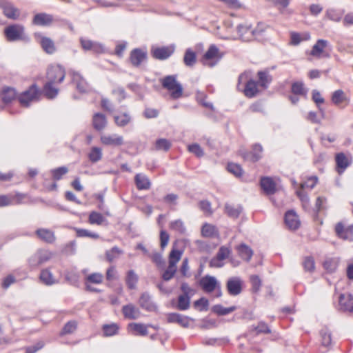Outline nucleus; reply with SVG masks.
I'll return each instance as SVG.
<instances>
[{
  "mask_svg": "<svg viewBox=\"0 0 353 353\" xmlns=\"http://www.w3.org/2000/svg\"><path fill=\"white\" fill-rule=\"evenodd\" d=\"M70 74L72 77V82L76 85V88L80 92L84 93L88 91L89 85L81 74L74 71H71Z\"/></svg>",
  "mask_w": 353,
  "mask_h": 353,
  "instance_id": "14",
  "label": "nucleus"
},
{
  "mask_svg": "<svg viewBox=\"0 0 353 353\" xmlns=\"http://www.w3.org/2000/svg\"><path fill=\"white\" fill-rule=\"evenodd\" d=\"M174 51V47L164 46L152 48L151 53L154 58L159 60H164L170 57L173 54Z\"/></svg>",
  "mask_w": 353,
  "mask_h": 353,
  "instance_id": "13",
  "label": "nucleus"
},
{
  "mask_svg": "<svg viewBox=\"0 0 353 353\" xmlns=\"http://www.w3.org/2000/svg\"><path fill=\"white\" fill-rule=\"evenodd\" d=\"M147 58V54L145 51L137 48L133 50L130 56V60L131 63L135 66L137 67L140 65V64L146 59Z\"/></svg>",
  "mask_w": 353,
  "mask_h": 353,
  "instance_id": "22",
  "label": "nucleus"
},
{
  "mask_svg": "<svg viewBox=\"0 0 353 353\" xmlns=\"http://www.w3.org/2000/svg\"><path fill=\"white\" fill-rule=\"evenodd\" d=\"M170 228L171 230H173L181 234L184 233L185 231V228L184 226L183 222L180 219L172 221L170 223Z\"/></svg>",
  "mask_w": 353,
  "mask_h": 353,
  "instance_id": "59",
  "label": "nucleus"
},
{
  "mask_svg": "<svg viewBox=\"0 0 353 353\" xmlns=\"http://www.w3.org/2000/svg\"><path fill=\"white\" fill-rule=\"evenodd\" d=\"M39 279L43 283L48 285H52L55 283L52 274L48 269L43 270L41 272Z\"/></svg>",
  "mask_w": 353,
  "mask_h": 353,
  "instance_id": "48",
  "label": "nucleus"
},
{
  "mask_svg": "<svg viewBox=\"0 0 353 353\" xmlns=\"http://www.w3.org/2000/svg\"><path fill=\"white\" fill-rule=\"evenodd\" d=\"M168 323H176L183 327H188L190 325L189 318L178 313H170L168 314Z\"/></svg>",
  "mask_w": 353,
  "mask_h": 353,
  "instance_id": "24",
  "label": "nucleus"
},
{
  "mask_svg": "<svg viewBox=\"0 0 353 353\" xmlns=\"http://www.w3.org/2000/svg\"><path fill=\"white\" fill-rule=\"evenodd\" d=\"M102 329L104 336H112L117 334L119 330V326L117 323H112L111 324L103 325Z\"/></svg>",
  "mask_w": 353,
  "mask_h": 353,
  "instance_id": "43",
  "label": "nucleus"
},
{
  "mask_svg": "<svg viewBox=\"0 0 353 353\" xmlns=\"http://www.w3.org/2000/svg\"><path fill=\"white\" fill-rule=\"evenodd\" d=\"M310 39V34L307 32L302 33L292 32L290 33V44L292 46H298L301 42L308 41Z\"/></svg>",
  "mask_w": 353,
  "mask_h": 353,
  "instance_id": "32",
  "label": "nucleus"
},
{
  "mask_svg": "<svg viewBox=\"0 0 353 353\" xmlns=\"http://www.w3.org/2000/svg\"><path fill=\"white\" fill-rule=\"evenodd\" d=\"M114 120L117 126L124 127L132 121V117L129 113L124 112L121 114L114 116Z\"/></svg>",
  "mask_w": 353,
  "mask_h": 353,
  "instance_id": "37",
  "label": "nucleus"
},
{
  "mask_svg": "<svg viewBox=\"0 0 353 353\" xmlns=\"http://www.w3.org/2000/svg\"><path fill=\"white\" fill-rule=\"evenodd\" d=\"M77 323L74 321H68L63 327L61 335L71 334L77 329Z\"/></svg>",
  "mask_w": 353,
  "mask_h": 353,
  "instance_id": "61",
  "label": "nucleus"
},
{
  "mask_svg": "<svg viewBox=\"0 0 353 353\" xmlns=\"http://www.w3.org/2000/svg\"><path fill=\"white\" fill-rule=\"evenodd\" d=\"M244 84L243 92L245 97L253 98L260 92V86L257 81L253 79H249V74L247 72L241 74L238 79V89L240 90V85Z\"/></svg>",
  "mask_w": 353,
  "mask_h": 353,
  "instance_id": "1",
  "label": "nucleus"
},
{
  "mask_svg": "<svg viewBox=\"0 0 353 353\" xmlns=\"http://www.w3.org/2000/svg\"><path fill=\"white\" fill-rule=\"evenodd\" d=\"M345 100V93L342 90H337L333 92L332 101L334 104L339 105Z\"/></svg>",
  "mask_w": 353,
  "mask_h": 353,
  "instance_id": "55",
  "label": "nucleus"
},
{
  "mask_svg": "<svg viewBox=\"0 0 353 353\" xmlns=\"http://www.w3.org/2000/svg\"><path fill=\"white\" fill-rule=\"evenodd\" d=\"M241 212L242 208L240 205L235 207L234 205L228 203L225 205V212L231 218H238Z\"/></svg>",
  "mask_w": 353,
  "mask_h": 353,
  "instance_id": "40",
  "label": "nucleus"
},
{
  "mask_svg": "<svg viewBox=\"0 0 353 353\" xmlns=\"http://www.w3.org/2000/svg\"><path fill=\"white\" fill-rule=\"evenodd\" d=\"M103 281V275L101 273H92L87 276L85 279L86 283L101 284Z\"/></svg>",
  "mask_w": 353,
  "mask_h": 353,
  "instance_id": "50",
  "label": "nucleus"
},
{
  "mask_svg": "<svg viewBox=\"0 0 353 353\" xmlns=\"http://www.w3.org/2000/svg\"><path fill=\"white\" fill-rule=\"evenodd\" d=\"M285 223L290 230H296L300 225V221L294 210H289L285 214Z\"/></svg>",
  "mask_w": 353,
  "mask_h": 353,
  "instance_id": "18",
  "label": "nucleus"
},
{
  "mask_svg": "<svg viewBox=\"0 0 353 353\" xmlns=\"http://www.w3.org/2000/svg\"><path fill=\"white\" fill-rule=\"evenodd\" d=\"M36 234L41 240L48 243H53L56 239L54 232L48 229H38Z\"/></svg>",
  "mask_w": 353,
  "mask_h": 353,
  "instance_id": "28",
  "label": "nucleus"
},
{
  "mask_svg": "<svg viewBox=\"0 0 353 353\" xmlns=\"http://www.w3.org/2000/svg\"><path fill=\"white\" fill-rule=\"evenodd\" d=\"M105 221L104 217L98 212H92L89 216V222L91 224L101 225Z\"/></svg>",
  "mask_w": 353,
  "mask_h": 353,
  "instance_id": "58",
  "label": "nucleus"
},
{
  "mask_svg": "<svg viewBox=\"0 0 353 353\" xmlns=\"http://www.w3.org/2000/svg\"><path fill=\"white\" fill-rule=\"evenodd\" d=\"M122 312L124 317L128 319H137L141 316L139 309L131 303L123 305Z\"/></svg>",
  "mask_w": 353,
  "mask_h": 353,
  "instance_id": "20",
  "label": "nucleus"
},
{
  "mask_svg": "<svg viewBox=\"0 0 353 353\" xmlns=\"http://www.w3.org/2000/svg\"><path fill=\"white\" fill-rule=\"evenodd\" d=\"M68 169L65 166L59 167L50 170L52 179L54 181L60 180L64 174L68 173Z\"/></svg>",
  "mask_w": 353,
  "mask_h": 353,
  "instance_id": "52",
  "label": "nucleus"
},
{
  "mask_svg": "<svg viewBox=\"0 0 353 353\" xmlns=\"http://www.w3.org/2000/svg\"><path fill=\"white\" fill-rule=\"evenodd\" d=\"M239 37L243 41H252V28L251 26L240 24L236 27Z\"/></svg>",
  "mask_w": 353,
  "mask_h": 353,
  "instance_id": "30",
  "label": "nucleus"
},
{
  "mask_svg": "<svg viewBox=\"0 0 353 353\" xmlns=\"http://www.w3.org/2000/svg\"><path fill=\"white\" fill-rule=\"evenodd\" d=\"M139 304L141 308L148 312H153L157 309L156 305L151 301V297L148 292L141 294L139 299Z\"/></svg>",
  "mask_w": 353,
  "mask_h": 353,
  "instance_id": "23",
  "label": "nucleus"
},
{
  "mask_svg": "<svg viewBox=\"0 0 353 353\" xmlns=\"http://www.w3.org/2000/svg\"><path fill=\"white\" fill-rule=\"evenodd\" d=\"M223 54L220 52L216 46L212 44L203 54L201 61L204 65L214 67L223 57Z\"/></svg>",
  "mask_w": 353,
  "mask_h": 353,
  "instance_id": "5",
  "label": "nucleus"
},
{
  "mask_svg": "<svg viewBox=\"0 0 353 353\" xmlns=\"http://www.w3.org/2000/svg\"><path fill=\"white\" fill-rule=\"evenodd\" d=\"M270 1L277 8L281 14H284L285 9L289 6L291 0H270Z\"/></svg>",
  "mask_w": 353,
  "mask_h": 353,
  "instance_id": "56",
  "label": "nucleus"
},
{
  "mask_svg": "<svg viewBox=\"0 0 353 353\" xmlns=\"http://www.w3.org/2000/svg\"><path fill=\"white\" fill-rule=\"evenodd\" d=\"M122 253V251L117 246L113 247L111 250H107L105 252L106 259L109 262L113 261L115 259L118 258L119 255Z\"/></svg>",
  "mask_w": 353,
  "mask_h": 353,
  "instance_id": "57",
  "label": "nucleus"
},
{
  "mask_svg": "<svg viewBox=\"0 0 353 353\" xmlns=\"http://www.w3.org/2000/svg\"><path fill=\"white\" fill-rule=\"evenodd\" d=\"M163 88L170 92V96L173 99H179L182 96L183 88L180 83L176 81V76L168 75L161 79Z\"/></svg>",
  "mask_w": 353,
  "mask_h": 353,
  "instance_id": "4",
  "label": "nucleus"
},
{
  "mask_svg": "<svg viewBox=\"0 0 353 353\" xmlns=\"http://www.w3.org/2000/svg\"><path fill=\"white\" fill-rule=\"evenodd\" d=\"M101 141L106 145L120 146L123 143V138L116 134H105L101 137Z\"/></svg>",
  "mask_w": 353,
  "mask_h": 353,
  "instance_id": "16",
  "label": "nucleus"
},
{
  "mask_svg": "<svg viewBox=\"0 0 353 353\" xmlns=\"http://www.w3.org/2000/svg\"><path fill=\"white\" fill-rule=\"evenodd\" d=\"M339 261L336 258H329L323 262V267L327 272L332 273L336 271Z\"/></svg>",
  "mask_w": 353,
  "mask_h": 353,
  "instance_id": "47",
  "label": "nucleus"
},
{
  "mask_svg": "<svg viewBox=\"0 0 353 353\" xmlns=\"http://www.w3.org/2000/svg\"><path fill=\"white\" fill-rule=\"evenodd\" d=\"M291 92L295 95L306 97L307 89L305 87L303 82L295 81L292 84Z\"/></svg>",
  "mask_w": 353,
  "mask_h": 353,
  "instance_id": "36",
  "label": "nucleus"
},
{
  "mask_svg": "<svg viewBox=\"0 0 353 353\" xmlns=\"http://www.w3.org/2000/svg\"><path fill=\"white\" fill-rule=\"evenodd\" d=\"M54 83L47 81L43 86V93L48 99H54L57 97L59 90L53 86Z\"/></svg>",
  "mask_w": 353,
  "mask_h": 353,
  "instance_id": "39",
  "label": "nucleus"
},
{
  "mask_svg": "<svg viewBox=\"0 0 353 353\" xmlns=\"http://www.w3.org/2000/svg\"><path fill=\"white\" fill-rule=\"evenodd\" d=\"M263 148L260 144H254L250 152H245L243 157L245 160L256 162L261 158Z\"/></svg>",
  "mask_w": 353,
  "mask_h": 353,
  "instance_id": "21",
  "label": "nucleus"
},
{
  "mask_svg": "<svg viewBox=\"0 0 353 353\" xmlns=\"http://www.w3.org/2000/svg\"><path fill=\"white\" fill-rule=\"evenodd\" d=\"M336 164V171L339 174L344 172L352 162V158L350 154H345L343 152L336 154L335 157Z\"/></svg>",
  "mask_w": 353,
  "mask_h": 353,
  "instance_id": "10",
  "label": "nucleus"
},
{
  "mask_svg": "<svg viewBox=\"0 0 353 353\" xmlns=\"http://www.w3.org/2000/svg\"><path fill=\"white\" fill-rule=\"evenodd\" d=\"M171 147V143L166 139H159L155 142V149L157 150L168 151Z\"/></svg>",
  "mask_w": 353,
  "mask_h": 353,
  "instance_id": "54",
  "label": "nucleus"
},
{
  "mask_svg": "<svg viewBox=\"0 0 353 353\" xmlns=\"http://www.w3.org/2000/svg\"><path fill=\"white\" fill-rule=\"evenodd\" d=\"M220 283L217 279L210 275H206L202 277L199 281V285L201 289L206 293H211L214 291Z\"/></svg>",
  "mask_w": 353,
  "mask_h": 353,
  "instance_id": "11",
  "label": "nucleus"
},
{
  "mask_svg": "<svg viewBox=\"0 0 353 353\" xmlns=\"http://www.w3.org/2000/svg\"><path fill=\"white\" fill-rule=\"evenodd\" d=\"M183 251L172 248L169 254V265L162 274L164 281H168L172 279L176 272V264L180 261Z\"/></svg>",
  "mask_w": 353,
  "mask_h": 353,
  "instance_id": "2",
  "label": "nucleus"
},
{
  "mask_svg": "<svg viewBox=\"0 0 353 353\" xmlns=\"http://www.w3.org/2000/svg\"><path fill=\"white\" fill-rule=\"evenodd\" d=\"M261 186L267 194H273L276 191V184L270 177H263L261 179Z\"/></svg>",
  "mask_w": 353,
  "mask_h": 353,
  "instance_id": "26",
  "label": "nucleus"
},
{
  "mask_svg": "<svg viewBox=\"0 0 353 353\" xmlns=\"http://www.w3.org/2000/svg\"><path fill=\"white\" fill-rule=\"evenodd\" d=\"M269 26L263 23H259L256 28H252V40L260 39L263 35Z\"/></svg>",
  "mask_w": 353,
  "mask_h": 353,
  "instance_id": "38",
  "label": "nucleus"
},
{
  "mask_svg": "<svg viewBox=\"0 0 353 353\" xmlns=\"http://www.w3.org/2000/svg\"><path fill=\"white\" fill-rule=\"evenodd\" d=\"M3 11L5 16L8 19H17L20 16L19 10L10 3L3 4Z\"/></svg>",
  "mask_w": 353,
  "mask_h": 353,
  "instance_id": "27",
  "label": "nucleus"
},
{
  "mask_svg": "<svg viewBox=\"0 0 353 353\" xmlns=\"http://www.w3.org/2000/svg\"><path fill=\"white\" fill-rule=\"evenodd\" d=\"M65 76L64 68L59 65H56L48 68L46 77L48 82L60 83L64 80Z\"/></svg>",
  "mask_w": 353,
  "mask_h": 353,
  "instance_id": "9",
  "label": "nucleus"
},
{
  "mask_svg": "<svg viewBox=\"0 0 353 353\" xmlns=\"http://www.w3.org/2000/svg\"><path fill=\"white\" fill-rule=\"evenodd\" d=\"M227 168L230 172L232 173L236 176H241L242 175V168L236 163H229Z\"/></svg>",
  "mask_w": 353,
  "mask_h": 353,
  "instance_id": "62",
  "label": "nucleus"
},
{
  "mask_svg": "<svg viewBox=\"0 0 353 353\" xmlns=\"http://www.w3.org/2000/svg\"><path fill=\"white\" fill-rule=\"evenodd\" d=\"M244 282L239 276L230 277L225 283L228 293L232 296L239 295L243 288Z\"/></svg>",
  "mask_w": 353,
  "mask_h": 353,
  "instance_id": "8",
  "label": "nucleus"
},
{
  "mask_svg": "<svg viewBox=\"0 0 353 353\" xmlns=\"http://www.w3.org/2000/svg\"><path fill=\"white\" fill-rule=\"evenodd\" d=\"M250 281L253 292H258L261 286V280L260 278L257 275H251L250 276Z\"/></svg>",
  "mask_w": 353,
  "mask_h": 353,
  "instance_id": "63",
  "label": "nucleus"
},
{
  "mask_svg": "<svg viewBox=\"0 0 353 353\" xmlns=\"http://www.w3.org/2000/svg\"><path fill=\"white\" fill-rule=\"evenodd\" d=\"M4 35L6 40L9 42L26 41L28 39L25 32L24 26L18 23L8 26L4 29Z\"/></svg>",
  "mask_w": 353,
  "mask_h": 353,
  "instance_id": "3",
  "label": "nucleus"
},
{
  "mask_svg": "<svg viewBox=\"0 0 353 353\" xmlns=\"http://www.w3.org/2000/svg\"><path fill=\"white\" fill-rule=\"evenodd\" d=\"M1 99L5 103H10L17 97L16 90L10 87L3 88L1 93Z\"/></svg>",
  "mask_w": 353,
  "mask_h": 353,
  "instance_id": "34",
  "label": "nucleus"
},
{
  "mask_svg": "<svg viewBox=\"0 0 353 353\" xmlns=\"http://www.w3.org/2000/svg\"><path fill=\"white\" fill-rule=\"evenodd\" d=\"M236 250L239 255L242 259L246 261H250L253 255V251L249 246H248L245 243H241V245L236 247Z\"/></svg>",
  "mask_w": 353,
  "mask_h": 353,
  "instance_id": "33",
  "label": "nucleus"
},
{
  "mask_svg": "<svg viewBox=\"0 0 353 353\" xmlns=\"http://www.w3.org/2000/svg\"><path fill=\"white\" fill-rule=\"evenodd\" d=\"M328 42L324 39H318L312 47L310 54L315 57H320L321 54L323 52L324 48L327 46Z\"/></svg>",
  "mask_w": 353,
  "mask_h": 353,
  "instance_id": "35",
  "label": "nucleus"
},
{
  "mask_svg": "<svg viewBox=\"0 0 353 353\" xmlns=\"http://www.w3.org/2000/svg\"><path fill=\"white\" fill-rule=\"evenodd\" d=\"M343 12L335 9H327L325 12L326 17L331 21L339 22L343 16Z\"/></svg>",
  "mask_w": 353,
  "mask_h": 353,
  "instance_id": "51",
  "label": "nucleus"
},
{
  "mask_svg": "<svg viewBox=\"0 0 353 353\" xmlns=\"http://www.w3.org/2000/svg\"><path fill=\"white\" fill-rule=\"evenodd\" d=\"M236 309L235 306L224 307L221 305H215L212 307V312L218 315L223 316L234 312Z\"/></svg>",
  "mask_w": 353,
  "mask_h": 353,
  "instance_id": "49",
  "label": "nucleus"
},
{
  "mask_svg": "<svg viewBox=\"0 0 353 353\" xmlns=\"http://www.w3.org/2000/svg\"><path fill=\"white\" fill-rule=\"evenodd\" d=\"M134 181L137 189L139 190H149L150 188L151 182L148 177L145 174H136L134 177Z\"/></svg>",
  "mask_w": 353,
  "mask_h": 353,
  "instance_id": "25",
  "label": "nucleus"
},
{
  "mask_svg": "<svg viewBox=\"0 0 353 353\" xmlns=\"http://www.w3.org/2000/svg\"><path fill=\"white\" fill-rule=\"evenodd\" d=\"M339 310L352 312L353 310V296L351 294H340L339 297Z\"/></svg>",
  "mask_w": 353,
  "mask_h": 353,
  "instance_id": "17",
  "label": "nucleus"
},
{
  "mask_svg": "<svg viewBox=\"0 0 353 353\" xmlns=\"http://www.w3.org/2000/svg\"><path fill=\"white\" fill-rule=\"evenodd\" d=\"M196 61V54L190 48L186 50L184 57L183 62L186 66L192 67Z\"/></svg>",
  "mask_w": 353,
  "mask_h": 353,
  "instance_id": "44",
  "label": "nucleus"
},
{
  "mask_svg": "<svg viewBox=\"0 0 353 353\" xmlns=\"http://www.w3.org/2000/svg\"><path fill=\"white\" fill-rule=\"evenodd\" d=\"M128 327L131 330L136 332L135 335L146 336L148 334V328L144 324L131 323Z\"/></svg>",
  "mask_w": 353,
  "mask_h": 353,
  "instance_id": "42",
  "label": "nucleus"
},
{
  "mask_svg": "<svg viewBox=\"0 0 353 353\" xmlns=\"http://www.w3.org/2000/svg\"><path fill=\"white\" fill-rule=\"evenodd\" d=\"M53 21V16L47 13L41 12L35 14L32 19V23L36 26H47Z\"/></svg>",
  "mask_w": 353,
  "mask_h": 353,
  "instance_id": "19",
  "label": "nucleus"
},
{
  "mask_svg": "<svg viewBox=\"0 0 353 353\" xmlns=\"http://www.w3.org/2000/svg\"><path fill=\"white\" fill-rule=\"evenodd\" d=\"M190 296L181 294L178 297L176 308L179 310H186L190 307Z\"/></svg>",
  "mask_w": 353,
  "mask_h": 353,
  "instance_id": "45",
  "label": "nucleus"
},
{
  "mask_svg": "<svg viewBox=\"0 0 353 353\" xmlns=\"http://www.w3.org/2000/svg\"><path fill=\"white\" fill-rule=\"evenodd\" d=\"M335 231L339 237L350 241H353V225L345 228L341 223H338Z\"/></svg>",
  "mask_w": 353,
  "mask_h": 353,
  "instance_id": "15",
  "label": "nucleus"
},
{
  "mask_svg": "<svg viewBox=\"0 0 353 353\" xmlns=\"http://www.w3.org/2000/svg\"><path fill=\"white\" fill-rule=\"evenodd\" d=\"M296 194L302 203L303 208L305 210H307L310 206V199L308 195L302 190L297 191Z\"/></svg>",
  "mask_w": 353,
  "mask_h": 353,
  "instance_id": "60",
  "label": "nucleus"
},
{
  "mask_svg": "<svg viewBox=\"0 0 353 353\" xmlns=\"http://www.w3.org/2000/svg\"><path fill=\"white\" fill-rule=\"evenodd\" d=\"M321 337V343L324 346H328L331 344L332 338L331 333L327 327H323L320 332Z\"/></svg>",
  "mask_w": 353,
  "mask_h": 353,
  "instance_id": "53",
  "label": "nucleus"
},
{
  "mask_svg": "<svg viewBox=\"0 0 353 353\" xmlns=\"http://www.w3.org/2000/svg\"><path fill=\"white\" fill-rule=\"evenodd\" d=\"M34 37L39 39V42L46 53L52 54L56 52L55 44L50 38L42 35L41 33H35Z\"/></svg>",
  "mask_w": 353,
  "mask_h": 353,
  "instance_id": "12",
  "label": "nucleus"
},
{
  "mask_svg": "<svg viewBox=\"0 0 353 353\" xmlns=\"http://www.w3.org/2000/svg\"><path fill=\"white\" fill-rule=\"evenodd\" d=\"M102 150L99 147H92L88 154L89 160L95 163L102 159Z\"/></svg>",
  "mask_w": 353,
  "mask_h": 353,
  "instance_id": "46",
  "label": "nucleus"
},
{
  "mask_svg": "<svg viewBox=\"0 0 353 353\" xmlns=\"http://www.w3.org/2000/svg\"><path fill=\"white\" fill-rule=\"evenodd\" d=\"M138 276L136 274L134 270H129L127 272L125 282L126 285L130 290H134L137 287L138 282Z\"/></svg>",
  "mask_w": 353,
  "mask_h": 353,
  "instance_id": "41",
  "label": "nucleus"
},
{
  "mask_svg": "<svg viewBox=\"0 0 353 353\" xmlns=\"http://www.w3.org/2000/svg\"><path fill=\"white\" fill-rule=\"evenodd\" d=\"M39 96V90L35 84H33L19 95L18 100L22 106L28 107L31 103L38 101Z\"/></svg>",
  "mask_w": 353,
  "mask_h": 353,
  "instance_id": "6",
  "label": "nucleus"
},
{
  "mask_svg": "<svg viewBox=\"0 0 353 353\" xmlns=\"http://www.w3.org/2000/svg\"><path fill=\"white\" fill-rule=\"evenodd\" d=\"M231 253V250L225 246H221L216 255L219 259L222 261L228 259Z\"/></svg>",
  "mask_w": 353,
  "mask_h": 353,
  "instance_id": "64",
  "label": "nucleus"
},
{
  "mask_svg": "<svg viewBox=\"0 0 353 353\" xmlns=\"http://www.w3.org/2000/svg\"><path fill=\"white\" fill-rule=\"evenodd\" d=\"M257 76L259 78L258 85L263 90L267 89L272 80V76L268 71H259Z\"/></svg>",
  "mask_w": 353,
  "mask_h": 353,
  "instance_id": "31",
  "label": "nucleus"
},
{
  "mask_svg": "<svg viewBox=\"0 0 353 353\" xmlns=\"http://www.w3.org/2000/svg\"><path fill=\"white\" fill-rule=\"evenodd\" d=\"M92 124L95 130L98 131L103 130L107 125L105 116L102 113H95L92 117Z\"/></svg>",
  "mask_w": 353,
  "mask_h": 353,
  "instance_id": "29",
  "label": "nucleus"
},
{
  "mask_svg": "<svg viewBox=\"0 0 353 353\" xmlns=\"http://www.w3.org/2000/svg\"><path fill=\"white\" fill-rule=\"evenodd\" d=\"M51 258L50 252L46 250H39L28 258V262L30 268H35L48 261Z\"/></svg>",
  "mask_w": 353,
  "mask_h": 353,
  "instance_id": "7",
  "label": "nucleus"
}]
</instances>
